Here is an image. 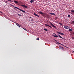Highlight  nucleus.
I'll use <instances>...</instances> for the list:
<instances>
[{
	"label": "nucleus",
	"instance_id": "1",
	"mask_svg": "<svg viewBox=\"0 0 74 74\" xmlns=\"http://www.w3.org/2000/svg\"><path fill=\"white\" fill-rule=\"evenodd\" d=\"M9 4L10 5H11V7H14V8H16L18 10H19L20 11H22V12H24V13H25V11H24L23 10H22L21 9L17 7H15V6H14V5H12L11 3H10Z\"/></svg>",
	"mask_w": 74,
	"mask_h": 74
},
{
	"label": "nucleus",
	"instance_id": "2",
	"mask_svg": "<svg viewBox=\"0 0 74 74\" xmlns=\"http://www.w3.org/2000/svg\"><path fill=\"white\" fill-rule=\"evenodd\" d=\"M59 49H62V50L63 51H64V48H63V47H62L60 46H59Z\"/></svg>",
	"mask_w": 74,
	"mask_h": 74
},
{
	"label": "nucleus",
	"instance_id": "3",
	"mask_svg": "<svg viewBox=\"0 0 74 74\" xmlns=\"http://www.w3.org/2000/svg\"><path fill=\"white\" fill-rule=\"evenodd\" d=\"M16 25H17V26H18V27H22V26H21V25H20L19 24L16 23Z\"/></svg>",
	"mask_w": 74,
	"mask_h": 74
},
{
	"label": "nucleus",
	"instance_id": "4",
	"mask_svg": "<svg viewBox=\"0 0 74 74\" xmlns=\"http://www.w3.org/2000/svg\"><path fill=\"white\" fill-rule=\"evenodd\" d=\"M64 28H65V29H69L68 28L69 27L67 26L64 25Z\"/></svg>",
	"mask_w": 74,
	"mask_h": 74
},
{
	"label": "nucleus",
	"instance_id": "5",
	"mask_svg": "<svg viewBox=\"0 0 74 74\" xmlns=\"http://www.w3.org/2000/svg\"><path fill=\"white\" fill-rule=\"evenodd\" d=\"M57 33L58 34H61V35H64V34L62 33L61 32H57Z\"/></svg>",
	"mask_w": 74,
	"mask_h": 74
},
{
	"label": "nucleus",
	"instance_id": "6",
	"mask_svg": "<svg viewBox=\"0 0 74 74\" xmlns=\"http://www.w3.org/2000/svg\"><path fill=\"white\" fill-rule=\"evenodd\" d=\"M50 23L51 25V26H52L53 27H54V28H56V27L54 25H53V24L51 23L50 22Z\"/></svg>",
	"mask_w": 74,
	"mask_h": 74
},
{
	"label": "nucleus",
	"instance_id": "7",
	"mask_svg": "<svg viewBox=\"0 0 74 74\" xmlns=\"http://www.w3.org/2000/svg\"><path fill=\"white\" fill-rule=\"evenodd\" d=\"M13 1L15 3H16V4H19V2L16 1Z\"/></svg>",
	"mask_w": 74,
	"mask_h": 74
},
{
	"label": "nucleus",
	"instance_id": "8",
	"mask_svg": "<svg viewBox=\"0 0 74 74\" xmlns=\"http://www.w3.org/2000/svg\"><path fill=\"white\" fill-rule=\"evenodd\" d=\"M21 6H22L23 7H24V8H27V6L24 5H21Z\"/></svg>",
	"mask_w": 74,
	"mask_h": 74
},
{
	"label": "nucleus",
	"instance_id": "9",
	"mask_svg": "<svg viewBox=\"0 0 74 74\" xmlns=\"http://www.w3.org/2000/svg\"><path fill=\"white\" fill-rule=\"evenodd\" d=\"M38 13L39 14H41V15H42L44 13H42V12L40 11L38 12Z\"/></svg>",
	"mask_w": 74,
	"mask_h": 74
},
{
	"label": "nucleus",
	"instance_id": "10",
	"mask_svg": "<svg viewBox=\"0 0 74 74\" xmlns=\"http://www.w3.org/2000/svg\"><path fill=\"white\" fill-rule=\"evenodd\" d=\"M49 14H50L51 15H55V16L56 15V14H55L54 13H49Z\"/></svg>",
	"mask_w": 74,
	"mask_h": 74
},
{
	"label": "nucleus",
	"instance_id": "11",
	"mask_svg": "<svg viewBox=\"0 0 74 74\" xmlns=\"http://www.w3.org/2000/svg\"><path fill=\"white\" fill-rule=\"evenodd\" d=\"M34 15H35V16H38V17H40V16H39L37 15V14L36 13H34Z\"/></svg>",
	"mask_w": 74,
	"mask_h": 74
},
{
	"label": "nucleus",
	"instance_id": "12",
	"mask_svg": "<svg viewBox=\"0 0 74 74\" xmlns=\"http://www.w3.org/2000/svg\"><path fill=\"white\" fill-rule=\"evenodd\" d=\"M55 34L56 35H53V37H58V36H57V35L56 34Z\"/></svg>",
	"mask_w": 74,
	"mask_h": 74
},
{
	"label": "nucleus",
	"instance_id": "13",
	"mask_svg": "<svg viewBox=\"0 0 74 74\" xmlns=\"http://www.w3.org/2000/svg\"><path fill=\"white\" fill-rule=\"evenodd\" d=\"M43 14H45V15H46V16H49V15L48 14H47V13H43Z\"/></svg>",
	"mask_w": 74,
	"mask_h": 74
},
{
	"label": "nucleus",
	"instance_id": "14",
	"mask_svg": "<svg viewBox=\"0 0 74 74\" xmlns=\"http://www.w3.org/2000/svg\"><path fill=\"white\" fill-rule=\"evenodd\" d=\"M58 36L60 38H62V36H60V35L58 34Z\"/></svg>",
	"mask_w": 74,
	"mask_h": 74
},
{
	"label": "nucleus",
	"instance_id": "15",
	"mask_svg": "<svg viewBox=\"0 0 74 74\" xmlns=\"http://www.w3.org/2000/svg\"><path fill=\"white\" fill-rule=\"evenodd\" d=\"M45 26H49V27H51V26L49 25H47V24H45Z\"/></svg>",
	"mask_w": 74,
	"mask_h": 74
},
{
	"label": "nucleus",
	"instance_id": "16",
	"mask_svg": "<svg viewBox=\"0 0 74 74\" xmlns=\"http://www.w3.org/2000/svg\"><path fill=\"white\" fill-rule=\"evenodd\" d=\"M42 15L43 16H45V17H46V18L47 17V16H45V14H43Z\"/></svg>",
	"mask_w": 74,
	"mask_h": 74
},
{
	"label": "nucleus",
	"instance_id": "17",
	"mask_svg": "<svg viewBox=\"0 0 74 74\" xmlns=\"http://www.w3.org/2000/svg\"><path fill=\"white\" fill-rule=\"evenodd\" d=\"M34 2V0H31L30 1V3H33Z\"/></svg>",
	"mask_w": 74,
	"mask_h": 74
},
{
	"label": "nucleus",
	"instance_id": "18",
	"mask_svg": "<svg viewBox=\"0 0 74 74\" xmlns=\"http://www.w3.org/2000/svg\"><path fill=\"white\" fill-rule=\"evenodd\" d=\"M73 31V29H69V32H72Z\"/></svg>",
	"mask_w": 74,
	"mask_h": 74
},
{
	"label": "nucleus",
	"instance_id": "19",
	"mask_svg": "<svg viewBox=\"0 0 74 74\" xmlns=\"http://www.w3.org/2000/svg\"><path fill=\"white\" fill-rule=\"evenodd\" d=\"M44 30H45V31H48V29H47L44 28Z\"/></svg>",
	"mask_w": 74,
	"mask_h": 74
},
{
	"label": "nucleus",
	"instance_id": "20",
	"mask_svg": "<svg viewBox=\"0 0 74 74\" xmlns=\"http://www.w3.org/2000/svg\"><path fill=\"white\" fill-rule=\"evenodd\" d=\"M68 18H70V15H68Z\"/></svg>",
	"mask_w": 74,
	"mask_h": 74
},
{
	"label": "nucleus",
	"instance_id": "21",
	"mask_svg": "<svg viewBox=\"0 0 74 74\" xmlns=\"http://www.w3.org/2000/svg\"><path fill=\"white\" fill-rule=\"evenodd\" d=\"M71 11L72 12H73V13H74V10H71Z\"/></svg>",
	"mask_w": 74,
	"mask_h": 74
},
{
	"label": "nucleus",
	"instance_id": "22",
	"mask_svg": "<svg viewBox=\"0 0 74 74\" xmlns=\"http://www.w3.org/2000/svg\"><path fill=\"white\" fill-rule=\"evenodd\" d=\"M8 1H10V2H12V1L11 0H7Z\"/></svg>",
	"mask_w": 74,
	"mask_h": 74
},
{
	"label": "nucleus",
	"instance_id": "23",
	"mask_svg": "<svg viewBox=\"0 0 74 74\" xmlns=\"http://www.w3.org/2000/svg\"><path fill=\"white\" fill-rule=\"evenodd\" d=\"M18 15H19V16H21L22 15H21V14H18Z\"/></svg>",
	"mask_w": 74,
	"mask_h": 74
},
{
	"label": "nucleus",
	"instance_id": "24",
	"mask_svg": "<svg viewBox=\"0 0 74 74\" xmlns=\"http://www.w3.org/2000/svg\"><path fill=\"white\" fill-rule=\"evenodd\" d=\"M59 24H60V25H62V23H59Z\"/></svg>",
	"mask_w": 74,
	"mask_h": 74
},
{
	"label": "nucleus",
	"instance_id": "25",
	"mask_svg": "<svg viewBox=\"0 0 74 74\" xmlns=\"http://www.w3.org/2000/svg\"><path fill=\"white\" fill-rule=\"evenodd\" d=\"M60 45H62V46H64V45H63L62 44H60Z\"/></svg>",
	"mask_w": 74,
	"mask_h": 74
},
{
	"label": "nucleus",
	"instance_id": "26",
	"mask_svg": "<svg viewBox=\"0 0 74 74\" xmlns=\"http://www.w3.org/2000/svg\"><path fill=\"white\" fill-rule=\"evenodd\" d=\"M39 38H36V40H39Z\"/></svg>",
	"mask_w": 74,
	"mask_h": 74
},
{
	"label": "nucleus",
	"instance_id": "27",
	"mask_svg": "<svg viewBox=\"0 0 74 74\" xmlns=\"http://www.w3.org/2000/svg\"><path fill=\"white\" fill-rule=\"evenodd\" d=\"M72 39H73L74 40V37H73L72 38Z\"/></svg>",
	"mask_w": 74,
	"mask_h": 74
},
{
	"label": "nucleus",
	"instance_id": "28",
	"mask_svg": "<svg viewBox=\"0 0 74 74\" xmlns=\"http://www.w3.org/2000/svg\"><path fill=\"white\" fill-rule=\"evenodd\" d=\"M23 29H24V30H26H26L24 28H23Z\"/></svg>",
	"mask_w": 74,
	"mask_h": 74
},
{
	"label": "nucleus",
	"instance_id": "29",
	"mask_svg": "<svg viewBox=\"0 0 74 74\" xmlns=\"http://www.w3.org/2000/svg\"><path fill=\"white\" fill-rule=\"evenodd\" d=\"M0 13H2L1 12V11H0Z\"/></svg>",
	"mask_w": 74,
	"mask_h": 74
},
{
	"label": "nucleus",
	"instance_id": "30",
	"mask_svg": "<svg viewBox=\"0 0 74 74\" xmlns=\"http://www.w3.org/2000/svg\"><path fill=\"white\" fill-rule=\"evenodd\" d=\"M58 43L59 44H61V43H59V42H58Z\"/></svg>",
	"mask_w": 74,
	"mask_h": 74
},
{
	"label": "nucleus",
	"instance_id": "31",
	"mask_svg": "<svg viewBox=\"0 0 74 74\" xmlns=\"http://www.w3.org/2000/svg\"><path fill=\"white\" fill-rule=\"evenodd\" d=\"M73 23H74V21H73V22H72Z\"/></svg>",
	"mask_w": 74,
	"mask_h": 74
},
{
	"label": "nucleus",
	"instance_id": "32",
	"mask_svg": "<svg viewBox=\"0 0 74 74\" xmlns=\"http://www.w3.org/2000/svg\"><path fill=\"white\" fill-rule=\"evenodd\" d=\"M33 21V19L31 20V21Z\"/></svg>",
	"mask_w": 74,
	"mask_h": 74
},
{
	"label": "nucleus",
	"instance_id": "33",
	"mask_svg": "<svg viewBox=\"0 0 74 74\" xmlns=\"http://www.w3.org/2000/svg\"><path fill=\"white\" fill-rule=\"evenodd\" d=\"M50 28H52V27L51 26L50 27Z\"/></svg>",
	"mask_w": 74,
	"mask_h": 74
},
{
	"label": "nucleus",
	"instance_id": "34",
	"mask_svg": "<svg viewBox=\"0 0 74 74\" xmlns=\"http://www.w3.org/2000/svg\"><path fill=\"white\" fill-rule=\"evenodd\" d=\"M73 34H74V33H73Z\"/></svg>",
	"mask_w": 74,
	"mask_h": 74
},
{
	"label": "nucleus",
	"instance_id": "35",
	"mask_svg": "<svg viewBox=\"0 0 74 74\" xmlns=\"http://www.w3.org/2000/svg\"><path fill=\"white\" fill-rule=\"evenodd\" d=\"M73 33H74V32H73Z\"/></svg>",
	"mask_w": 74,
	"mask_h": 74
}]
</instances>
